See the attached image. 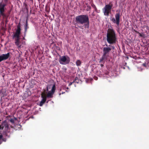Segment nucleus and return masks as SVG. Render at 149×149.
Wrapping results in <instances>:
<instances>
[{
	"mask_svg": "<svg viewBox=\"0 0 149 149\" xmlns=\"http://www.w3.org/2000/svg\"><path fill=\"white\" fill-rule=\"evenodd\" d=\"M56 89L55 84L52 85L51 91H49L46 95L47 97L52 98Z\"/></svg>",
	"mask_w": 149,
	"mask_h": 149,
	"instance_id": "obj_9",
	"label": "nucleus"
},
{
	"mask_svg": "<svg viewBox=\"0 0 149 149\" xmlns=\"http://www.w3.org/2000/svg\"><path fill=\"white\" fill-rule=\"evenodd\" d=\"M106 45L107 47H104L103 48V55L104 57H106L107 58V56H109V52L111 50V49H115V47L113 46L109 45V47H111V48L110 47H108V45L107 44H106Z\"/></svg>",
	"mask_w": 149,
	"mask_h": 149,
	"instance_id": "obj_5",
	"label": "nucleus"
},
{
	"mask_svg": "<svg viewBox=\"0 0 149 149\" xmlns=\"http://www.w3.org/2000/svg\"><path fill=\"white\" fill-rule=\"evenodd\" d=\"M10 121L12 123H14V119L13 118H11Z\"/></svg>",
	"mask_w": 149,
	"mask_h": 149,
	"instance_id": "obj_21",
	"label": "nucleus"
},
{
	"mask_svg": "<svg viewBox=\"0 0 149 149\" xmlns=\"http://www.w3.org/2000/svg\"><path fill=\"white\" fill-rule=\"evenodd\" d=\"M6 139L3 138V135L1 134H0V145L2 143L3 141L6 142Z\"/></svg>",
	"mask_w": 149,
	"mask_h": 149,
	"instance_id": "obj_13",
	"label": "nucleus"
},
{
	"mask_svg": "<svg viewBox=\"0 0 149 149\" xmlns=\"http://www.w3.org/2000/svg\"><path fill=\"white\" fill-rule=\"evenodd\" d=\"M46 100H45V99H42L39 104V106L41 107L42 106L43 104L45 102Z\"/></svg>",
	"mask_w": 149,
	"mask_h": 149,
	"instance_id": "obj_14",
	"label": "nucleus"
},
{
	"mask_svg": "<svg viewBox=\"0 0 149 149\" xmlns=\"http://www.w3.org/2000/svg\"><path fill=\"white\" fill-rule=\"evenodd\" d=\"M47 91L46 90V89H43V91L42 93L41 94H46L47 93Z\"/></svg>",
	"mask_w": 149,
	"mask_h": 149,
	"instance_id": "obj_20",
	"label": "nucleus"
},
{
	"mask_svg": "<svg viewBox=\"0 0 149 149\" xmlns=\"http://www.w3.org/2000/svg\"><path fill=\"white\" fill-rule=\"evenodd\" d=\"M87 7H89L90 9L91 8V6H88Z\"/></svg>",
	"mask_w": 149,
	"mask_h": 149,
	"instance_id": "obj_27",
	"label": "nucleus"
},
{
	"mask_svg": "<svg viewBox=\"0 0 149 149\" xmlns=\"http://www.w3.org/2000/svg\"><path fill=\"white\" fill-rule=\"evenodd\" d=\"M8 127H9V124L6 120H5L2 123L1 125H0V130H2L3 129H5Z\"/></svg>",
	"mask_w": 149,
	"mask_h": 149,
	"instance_id": "obj_11",
	"label": "nucleus"
},
{
	"mask_svg": "<svg viewBox=\"0 0 149 149\" xmlns=\"http://www.w3.org/2000/svg\"><path fill=\"white\" fill-rule=\"evenodd\" d=\"M113 6V5L111 3L105 5L102 10L105 16H108L109 15V13H111V10Z\"/></svg>",
	"mask_w": 149,
	"mask_h": 149,
	"instance_id": "obj_4",
	"label": "nucleus"
},
{
	"mask_svg": "<svg viewBox=\"0 0 149 149\" xmlns=\"http://www.w3.org/2000/svg\"><path fill=\"white\" fill-rule=\"evenodd\" d=\"M14 119H15V120H16V118H14Z\"/></svg>",
	"mask_w": 149,
	"mask_h": 149,
	"instance_id": "obj_30",
	"label": "nucleus"
},
{
	"mask_svg": "<svg viewBox=\"0 0 149 149\" xmlns=\"http://www.w3.org/2000/svg\"><path fill=\"white\" fill-rule=\"evenodd\" d=\"M52 86V84H50L48 85L46 87V90L47 91H49V89H50L51 86Z\"/></svg>",
	"mask_w": 149,
	"mask_h": 149,
	"instance_id": "obj_17",
	"label": "nucleus"
},
{
	"mask_svg": "<svg viewBox=\"0 0 149 149\" xmlns=\"http://www.w3.org/2000/svg\"><path fill=\"white\" fill-rule=\"evenodd\" d=\"M75 82V81H73L72 82H70V83L69 84V86H70L71 85H72V84L74 82Z\"/></svg>",
	"mask_w": 149,
	"mask_h": 149,
	"instance_id": "obj_22",
	"label": "nucleus"
},
{
	"mask_svg": "<svg viewBox=\"0 0 149 149\" xmlns=\"http://www.w3.org/2000/svg\"><path fill=\"white\" fill-rule=\"evenodd\" d=\"M23 39H25V38H24V37H23Z\"/></svg>",
	"mask_w": 149,
	"mask_h": 149,
	"instance_id": "obj_29",
	"label": "nucleus"
},
{
	"mask_svg": "<svg viewBox=\"0 0 149 149\" xmlns=\"http://www.w3.org/2000/svg\"><path fill=\"white\" fill-rule=\"evenodd\" d=\"M106 58V57H104L103 55L102 58L100 59L99 62L100 63L102 62L104 60V58Z\"/></svg>",
	"mask_w": 149,
	"mask_h": 149,
	"instance_id": "obj_18",
	"label": "nucleus"
},
{
	"mask_svg": "<svg viewBox=\"0 0 149 149\" xmlns=\"http://www.w3.org/2000/svg\"><path fill=\"white\" fill-rule=\"evenodd\" d=\"M68 89V88H67V89Z\"/></svg>",
	"mask_w": 149,
	"mask_h": 149,
	"instance_id": "obj_31",
	"label": "nucleus"
},
{
	"mask_svg": "<svg viewBox=\"0 0 149 149\" xmlns=\"http://www.w3.org/2000/svg\"><path fill=\"white\" fill-rule=\"evenodd\" d=\"M143 66H144L145 67H146V64L145 63H143Z\"/></svg>",
	"mask_w": 149,
	"mask_h": 149,
	"instance_id": "obj_24",
	"label": "nucleus"
},
{
	"mask_svg": "<svg viewBox=\"0 0 149 149\" xmlns=\"http://www.w3.org/2000/svg\"><path fill=\"white\" fill-rule=\"evenodd\" d=\"M139 33V35H140V36H142V35H141V34L140 33Z\"/></svg>",
	"mask_w": 149,
	"mask_h": 149,
	"instance_id": "obj_28",
	"label": "nucleus"
},
{
	"mask_svg": "<svg viewBox=\"0 0 149 149\" xmlns=\"http://www.w3.org/2000/svg\"><path fill=\"white\" fill-rule=\"evenodd\" d=\"M77 79H78V78L77 77H76L75 78V80H74L75 81H75H76Z\"/></svg>",
	"mask_w": 149,
	"mask_h": 149,
	"instance_id": "obj_25",
	"label": "nucleus"
},
{
	"mask_svg": "<svg viewBox=\"0 0 149 149\" xmlns=\"http://www.w3.org/2000/svg\"><path fill=\"white\" fill-rule=\"evenodd\" d=\"M76 25L78 27L81 29H83V26H78V24H84L85 27L88 28L89 19L88 16L87 15H81L77 16L76 17Z\"/></svg>",
	"mask_w": 149,
	"mask_h": 149,
	"instance_id": "obj_1",
	"label": "nucleus"
},
{
	"mask_svg": "<svg viewBox=\"0 0 149 149\" xmlns=\"http://www.w3.org/2000/svg\"><path fill=\"white\" fill-rule=\"evenodd\" d=\"M100 66H101V67H103V64H100Z\"/></svg>",
	"mask_w": 149,
	"mask_h": 149,
	"instance_id": "obj_26",
	"label": "nucleus"
},
{
	"mask_svg": "<svg viewBox=\"0 0 149 149\" xmlns=\"http://www.w3.org/2000/svg\"><path fill=\"white\" fill-rule=\"evenodd\" d=\"M70 61V58L68 56L66 57L65 56H62L59 60L60 63L63 65L68 64Z\"/></svg>",
	"mask_w": 149,
	"mask_h": 149,
	"instance_id": "obj_7",
	"label": "nucleus"
},
{
	"mask_svg": "<svg viewBox=\"0 0 149 149\" xmlns=\"http://www.w3.org/2000/svg\"><path fill=\"white\" fill-rule=\"evenodd\" d=\"M10 127H9L5 128V129H4L3 131V134L5 135V136H7L8 137H10V135H8V134H10L11 132H12L13 130L11 132V128H13V127L12 126H10Z\"/></svg>",
	"mask_w": 149,
	"mask_h": 149,
	"instance_id": "obj_8",
	"label": "nucleus"
},
{
	"mask_svg": "<svg viewBox=\"0 0 149 149\" xmlns=\"http://www.w3.org/2000/svg\"><path fill=\"white\" fill-rule=\"evenodd\" d=\"M81 61L79 60H77L76 62V65L77 66H80L81 64Z\"/></svg>",
	"mask_w": 149,
	"mask_h": 149,
	"instance_id": "obj_15",
	"label": "nucleus"
},
{
	"mask_svg": "<svg viewBox=\"0 0 149 149\" xmlns=\"http://www.w3.org/2000/svg\"><path fill=\"white\" fill-rule=\"evenodd\" d=\"M41 97L42 98V99H45V100H46L47 98V97L46 94H41Z\"/></svg>",
	"mask_w": 149,
	"mask_h": 149,
	"instance_id": "obj_16",
	"label": "nucleus"
},
{
	"mask_svg": "<svg viewBox=\"0 0 149 149\" xmlns=\"http://www.w3.org/2000/svg\"><path fill=\"white\" fill-rule=\"evenodd\" d=\"M120 13H116L115 15V18L113 17L110 18V20L118 26L120 23Z\"/></svg>",
	"mask_w": 149,
	"mask_h": 149,
	"instance_id": "obj_6",
	"label": "nucleus"
},
{
	"mask_svg": "<svg viewBox=\"0 0 149 149\" xmlns=\"http://www.w3.org/2000/svg\"><path fill=\"white\" fill-rule=\"evenodd\" d=\"M134 31L136 33H139V32L138 31H137L136 30H135L134 29Z\"/></svg>",
	"mask_w": 149,
	"mask_h": 149,
	"instance_id": "obj_23",
	"label": "nucleus"
},
{
	"mask_svg": "<svg viewBox=\"0 0 149 149\" xmlns=\"http://www.w3.org/2000/svg\"><path fill=\"white\" fill-rule=\"evenodd\" d=\"M92 6L94 8L95 10H97V8L95 6L93 3L91 4Z\"/></svg>",
	"mask_w": 149,
	"mask_h": 149,
	"instance_id": "obj_19",
	"label": "nucleus"
},
{
	"mask_svg": "<svg viewBox=\"0 0 149 149\" xmlns=\"http://www.w3.org/2000/svg\"><path fill=\"white\" fill-rule=\"evenodd\" d=\"M17 29L13 36V38H15V45L19 47H21V45L20 42V35L21 33V28L20 23L17 26Z\"/></svg>",
	"mask_w": 149,
	"mask_h": 149,
	"instance_id": "obj_3",
	"label": "nucleus"
},
{
	"mask_svg": "<svg viewBox=\"0 0 149 149\" xmlns=\"http://www.w3.org/2000/svg\"><path fill=\"white\" fill-rule=\"evenodd\" d=\"M29 26H28V23L27 20V19L26 21V24L24 26V36H25L26 33L27 32V30L29 28Z\"/></svg>",
	"mask_w": 149,
	"mask_h": 149,
	"instance_id": "obj_12",
	"label": "nucleus"
},
{
	"mask_svg": "<svg viewBox=\"0 0 149 149\" xmlns=\"http://www.w3.org/2000/svg\"><path fill=\"white\" fill-rule=\"evenodd\" d=\"M10 53H8L6 54H3L0 56V62L7 59L10 56Z\"/></svg>",
	"mask_w": 149,
	"mask_h": 149,
	"instance_id": "obj_10",
	"label": "nucleus"
},
{
	"mask_svg": "<svg viewBox=\"0 0 149 149\" xmlns=\"http://www.w3.org/2000/svg\"><path fill=\"white\" fill-rule=\"evenodd\" d=\"M117 38L115 33L112 29H109L107 34V40L108 43L112 44L116 43Z\"/></svg>",
	"mask_w": 149,
	"mask_h": 149,
	"instance_id": "obj_2",
	"label": "nucleus"
}]
</instances>
